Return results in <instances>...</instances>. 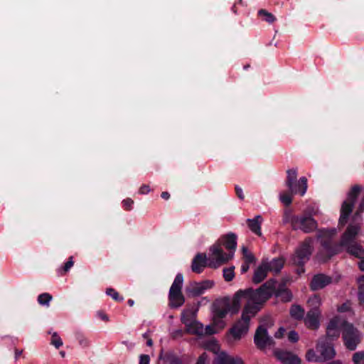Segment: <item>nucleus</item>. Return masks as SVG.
Listing matches in <instances>:
<instances>
[{
	"mask_svg": "<svg viewBox=\"0 0 364 364\" xmlns=\"http://www.w3.org/2000/svg\"><path fill=\"white\" fill-rule=\"evenodd\" d=\"M272 292V288L266 284L257 290L239 291L232 299L224 298L218 300L214 305L213 314L222 317H225L228 313L235 314L239 311L242 301L248 304L252 299L254 304H264L271 296Z\"/></svg>",
	"mask_w": 364,
	"mask_h": 364,
	"instance_id": "1",
	"label": "nucleus"
},
{
	"mask_svg": "<svg viewBox=\"0 0 364 364\" xmlns=\"http://www.w3.org/2000/svg\"><path fill=\"white\" fill-rule=\"evenodd\" d=\"M360 229L359 224H350L342 235L341 246L345 247L348 252L361 259L359 262V267L362 271H364V250L359 245L353 243ZM358 282L359 284L358 299L360 303H364V276L360 277Z\"/></svg>",
	"mask_w": 364,
	"mask_h": 364,
	"instance_id": "2",
	"label": "nucleus"
},
{
	"mask_svg": "<svg viewBox=\"0 0 364 364\" xmlns=\"http://www.w3.org/2000/svg\"><path fill=\"white\" fill-rule=\"evenodd\" d=\"M263 304H254L250 299L248 304H245L242 313L241 318L238 320L226 334L227 341L230 344L238 342L248 332L250 321L255 317L261 309Z\"/></svg>",
	"mask_w": 364,
	"mask_h": 364,
	"instance_id": "3",
	"label": "nucleus"
},
{
	"mask_svg": "<svg viewBox=\"0 0 364 364\" xmlns=\"http://www.w3.org/2000/svg\"><path fill=\"white\" fill-rule=\"evenodd\" d=\"M197 311L196 309H185L181 314V321L186 326V331L190 334L201 336L203 334H214L217 331L210 330L211 326H207L205 328L194 319Z\"/></svg>",
	"mask_w": 364,
	"mask_h": 364,
	"instance_id": "4",
	"label": "nucleus"
},
{
	"mask_svg": "<svg viewBox=\"0 0 364 364\" xmlns=\"http://www.w3.org/2000/svg\"><path fill=\"white\" fill-rule=\"evenodd\" d=\"M183 284V277L181 274H178L171 286L168 294L169 306L172 308H178L185 302L181 291Z\"/></svg>",
	"mask_w": 364,
	"mask_h": 364,
	"instance_id": "5",
	"label": "nucleus"
},
{
	"mask_svg": "<svg viewBox=\"0 0 364 364\" xmlns=\"http://www.w3.org/2000/svg\"><path fill=\"white\" fill-rule=\"evenodd\" d=\"M208 267L217 268L233 258V252H225L220 243H215L210 247Z\"/></svg>",
	"mask_w": 364,
	"mask_h": 364,
	"instance_id": "6",
	"label": "nucleus"
},
{
	"mask_svg": "<svg viewBox=\"0 0 364 364\" xmlns=\"http://www.w3.org/2000/svg\"><path fill=\"white\" fill-rule=\"evenodd\" d=\"M285 221L290 223L293 228L301 229L306 232L313 231L317 227V223L313 218L295 216L289 211L285 213Z\"/></svg>",
	"mask_w": 364,
	"mask_h": 364,
	"instance_id": "7",
	"label": "nucleus"
},
{
	"mask_svg": "<svg viewBox=\"0 0 364 364\" xmlns=\"http://www.w3.org/2000/svg\"><path fill=\"white\" fill-rule=\"evenodd\" d=\"M342 336L344 345L350 350H354L357 348L362 338V333L348 322L344 323Z\"/></svg>",
	"mask_w": 364,
	"mask_h": 364,
	"instance_id": "8",
	"label": "nucleus"
},
{
	"mask_svg": "<svg viewBox=\"0 0 364 364\" xmlns=\"http://www.w3.org/2000/svg\"><path fill=\"white\" fill-rule=\"evenodd\" d=\"M265 321H267V326H271L273 324L271 318L267 317L262 321V325L257 329L255 335V343L260 349H264L273 345L272 339L267 335V329L264 327Z\"/></svg>",
	"mask_w": 364,
	"mask_h": 364,
	"instance_id": "9",
	"label": "nucleus"
},
{
	"mask_svg": "<svg viewBox=\"0 0 364 364\" xmlns=\"http://www.w3.org/2000/svg\"><path fill=\"white\" fill-rule=\"evenodd\" d=\"M360 190L358 186L353 187L349 193L347 199L343 203L341 209V216L339 224L345 225L347 222L348 215L351 213L355 198Z\"/></svg>",
	"mask_w": 364,
	"mask_h": 364,
	"instance_id": "10",
	"label": "nucleus"
},
{
	"mask_svg": "<svg viewBox=\"0 0 364 364\" xmlns=\"http://www.w3.org/2000/svg\"><path fill=\"white\" fill-rule=\"evenodd\" d=\"M313 251L312 241L306 240L296 250L295 254L292 257V262L295 265L301 266L306 262Z\"/></svg>",
	"mask_w": 364,
	"mask_h": 364,
	"instance_id": "11",
	"label": "nucleus"
},
{
	"mask_svg": "<svg viewBox=\"0 0 364 364\" xmlns=\"http://www.w3.org/2000/svg\"><path fill=\"white\" fill-rule=\"evenodd\" d=\"M344 323L348 322L338 316L331 318L326 326V338L324 339L331 341L337 339L340 336L341 331L344 328Z\"/></svg>",
	"mask_w": 364,
	"mask_h": 364,
	"instance_id": "12",
	"label": "nucleus"
},
{
	"mask_svg": "<svg viewBox=\"0 0 364 364\" xmlns=\"http://www.w3.org/2000/svg\"><path fill=\"white\" fill-rule=\"evenodd\" d=\"M316 350L319 353L320 361L324 362L333 358L336 355V351L333 346L329 343L326 339L321 338L316 343Z\"/></svg>",
	"mask_w": 364,
	"mask_h": 364,
	"instance_id": "13",
	"label": "nucleus"
},
{
	"mask_svg": "<svg viewBox=\"0 0 364 364\" xmlns=\"http://www.w3.org/2000/svg\"><path fill=\"white\" fill-rule=\"evenodd\" d=\"M213 286V282L210 280H205L201 282H191L186 289L188 296L196 297L203 294L206 290Z\"/></svg>",
	"mask_w": 364,
	"mask_h": 364,
	"instance_id": "14",
	"label": "nucleus"
},
{
	"mask_svg": "<svg viewBox=\"0 0 364 364\" xmlns=\"http://www.w3.org/2000/svg\"><path fill=\"white\" fill-rule=\"evenodd\" d=\"M321 312L319 309L313 308L310 309L304 318L305 326L311 330H316L320 326Z\"/></svg>",
	"mask_w": 364,
	"mask_h": 364,
	"instance_id": "15",
	"label": "nucleus"
},
{
	"mask_svg": "<svg viewBox=\"0 0 364 364\" xmlns=\"http://www.w3.org/2000/svg\"><path fill=\"white\" fill-rule=\"evenodd\" d=\"M274 356L285 364H300L301 360L294 354L289 351L276 349L274 351Z\"/></svg>",
	"mask_w": 364,
	"mask_h": 364,
	"instance_id": "16",
	"label": "nucleus"
},
{
	"mask_svg": "<svg viewBox=\"0 0 364 364\" xmlns=\"http://www.w3.org/2000/svg\"><path fill=\"white\" fill-rule=\"evenodd\" d=\"M332 282V279L330 277H328L323 274L315 275L311 282V288L314 291L321 289L330 284Z\"/></svg>",
	"mask_w": 364,
	"mask_h": 364,
	"instance_id": "17",
	"label": "nucleus"
},
{
	"mask_svg": "<svg viewBox=\"0 0 364 364\" xmlns=\"http://www.w3.org/2000/svg\"><path fill=\"white\" fill-rule=\"evenodd\" d=\"M218 243H220V245H224L225 247L228 250V252H235L237 247L236 235L233 233H229L226 235L221 237Z\"/></svg>",
	"mask_w": 364,
	"mask_h": 364,
	"instance_id": "18",
	"label": "nucleus"
},
{
	"mask_svg": "<svg viewBox=\"0 0 364 364\" xmlns=\"http://www.w3.org/2000/svg\"><path fill=\"white\" fill-rule=\"evenodd\" d=\"M207 265L208 266L206 255L205 254L199 253L197 254L193 259L191 269L194 272L200 273Z\"/></svg>",
	"mask_w": 364,
	"mask_h": 364,
	"instance_id": "19",
	"label": "nucleus"
},
{
	"mask_svg": "<svg viewBox=\"0 0 364 364\" xmlns=\"http://www.w3.org/2000/svg\"><path fill=\"white\" fill-rule=\"evenodd\" d=\"M268 271V261L263 260L255 271L252 277L253 282L258 284L262 282L266 278Z\"/></svg>",
	"mask_w": 364,
	"mask_h": 364,
	"instance_id": "20",
	"label": "nucleus"
},
{
	"mask_svg": "<svg viewBox=\"0 0 364 364\" xmlns=\"http://www.w3.org/2000/svg\"><path fill=\"white\" fill-rule=\"evenodd\" d=\"M217 360L218 364H244L240 357L230 355L224 352L218 355Z\"/></svg>",
	"mask_w": 364,
	"mask_h": 364,
	"instance_id": "21",
	"label": "nucleus"
},
{
	"mask_svg": "<svg viewBox=\"0 0 364 364\" xmlns=\"http://www.w3.org/2000/svg\"><path fill=\"white\" fill-rule=\"evenodd\" d=\"M263 219L261 215H257L253 219H248L247 220L250 229L256 235L261 236V224Z\"/></svg>",
	"mask_w": 364,
	"mask_h": 364,
	"instance_id": "22",
	"label": "nucleus"
},
{
	"mask_svg": "<svg viewBox=\"0 0 364 364\" xmlns=\"http://www.w3.org/2000/svg\"><path fill=\"white\" fill-rule=\"evenodd\" d=\"M294 187L295 190L289 189V191L294 194L299 193L301 196H304L307 190V179L306 177H301L299 181H295Z\"/></svg>",
	"mask_w": 364,
	"mask_h": 364,
	"instance_id": "23",
	"label": "nucleus"
},
{
	"mask_svg": "<svg viewBox=\"0 0 364 364\" xmlns=\"http://www.w3.org/2000/svg\"><path fill=\"white\" fill-rule=\"evenodd\" d=\"M284 260L282 257H278L268 262V270L278 273L284 267Z\"/></svg>",
	"mask_w": 364,
	"mask_h": 364,
	"instance_id": "24",
	"label": "nucleus"
},
{
	"mask_svg": "<svg viewBox=\"0 0 364 364\" xmlns=\"http://www.w3.org/2000/svg\"><path fill=\"white\" fill-rule=\"evenodd\" d=\"M287 181L286 184L289 189L295 190L294 183L297 178V170L295 168L288 169L287 171Z\"/></svg>",
	"mask_w": 364,
	"mask_h": 364,
	"instance_id": "25",
	"label": "nucleus"
},
{
	"mask_svg": "<svg viewBox=\"0 0 364 364\" xmlns=\"http://www.w3.org/2000/svg\"><path fill=\"white\" fill-rule=\"evenodd\" d=\"M224 318L225 317L218 316L216 314H213V325L210 326L212 327L210 330L217 331L218 333L219 331L224 328L226 325L223 320Z\"/></svg>",
	"mask_w": 364,
	"mask_h": 364,
	"instance_id": "26",
	"label": "nucleus"
},
{
	"mask_svg": "<svg viewBox=\"0 0 364 364\" xmlns=\"http://www.w3.org/2000/svg\"><path fill=\"white\" fill-rule=\"evenodd\" d=\"M336 235V230L335 228L322 230L319 231L318 237L322 239L325 243L326 240L331 238Z\"/></svg>",
	"mask_w": 364,
	"mask_h": 364,
	"instance_id": "27",
	"label": "nucleus"
},
{
	"mask_svg": "<svg viewBox=\"0 0 364 364\" xmlns=\"http://www.w3.org/2000/svg\"><path fill=\"white\" fill-rule=\"evenodd\" d=\"M332 254H330V250L328 246L323 245V249L321 252L317 255V259L319 262H324L331 258Z\"/></svg>",
	"mask_w": 364,
	"mask_h": 364,
	"instance_id": "28",
	"label": "nucleus"
},
{
	"mask_svg": "<svg viewBox=\"0 0 364 364\" xmlns=\"http://www.w3.org/2000/svg\"><path fill=\"white\" fill-rule=\"evenodd\" d=\"M306 359L309 362L321 363L319 358V353L317 350L310 348L306 353Z\"/></svg>",
	"mask_w": 364,
	"mask_h": 364,
	"instance_id": "29",
	"label": "nucleus"
},
{
	"mask_svg": "<svg viewBox=\"0 0 364 364\" xmlns=\"http://www.w3.org/2000/svg\"><path fill=\"white\" fill-rule=\"evenodd\" d=\"M290 314L294 318L301 319L304 317V311L301 306L295 305L291 306Z\"/></svg>",
	"mask_w": 364,
	"mask_h": 364,
	"instance_id": "30",
	"label": "nucleus"
},
{
	"mask_svg": "<svg viewBox=\"0 0 364 364\" xmlns=\"http://www.w3.org/2000/svg\"><path fill=\"white\" fill-rule=\"evenodd\" d=\"M52 296L48 293H43L38 296V302L40 305L49 306Z\"/></svg>",
	"mask_w": 364,
	"mask_h": 364,
	"instance_id": "31",
	"label": "nucleus"
},
{
	"mask_svg": "<svg viewBox=\"0 0 364 364\" xmlns=\"http://www.w3.org/2000/svg\"><path fill=\"white\" fill-rule=\"evenodd\" d=\"M352 360L354 364H364V350L353 353Z\"/></svg>",
	"mask_w": 364,
	"mask_h": 364,
	"instance_id": "32",
	"label": "nucleus"
},
{
	"mask_svg": "<svg viewBox=\"0 0 364 364\" xmlns=\"http://www.w3.org/2000/svg\"><path fill=\"white\" fill-rule=\"evenodd\" d=\"M293 194L294 193H291L290 191L288 193H282L279 196L281 201L286 205H290L292 201Z\"/></svg>",
	"mask_w": 364,
	"mask_h": 364,
	"instance_id": "33",
	"label": "nucleus"
},
{
	"mask_svg": "<svg viewBox=\"0 0 364 364\" xmlns=\"http://www.w3.org/2000/svg\"><path fill=\"white\" fill-rule=\"evenodd\" d=\"M258 14L267 22L272 23L275 20V18L274 17V16L272 14L268 13L265 10L262 9V10L259 11Z\"/></svg>",
	"mask_w": 364,
	"mask_h": 364,
	"instance_id": "34",
	"label": "nucleus"
},
{
	"mask_svg": "<svg viewBox=\"0 0 364 364\" xmlns=\"http://www.w3.org/2000/svg\"><path fill=\"white\" fill-rule=\"evenodd\" d=\"M242 252L246 263H252L255 261L254 255L247 250L246 247H242Z\"/></svg>",
	"mask_w": 364,
	"mask_h": 364,
	"instance_id": "35",
	"label": "nucleus"
},
{
	"mask_svg": "<svg viewBox=\"0 0 364 364\" xmlns=\"http://www.w3.org/2000/svg\"><path fill=\"white\" fill-rule=\"evenodd\" d=\"M76 338L82 347L87 348L90 346L89 340L82 333H76Z\"/></svg>",
	"mask_w": 364,
	"mask_h": 364,
	"instance_id": "36",
	"label": "nucleus"
},
{
	"mask_svg": "<svg viewBox=\"0 0 364 364\" xmlns=\"http://www.w3.org/2000/svg\"><path fill=\"white\" fill-rule=\"evenodd\" d=\"M308 303L312 307L311 309H318V307L321 305L322 302L321 298L318 296L314 295L312 297L309 298V299L308 300Z\"/></svg>",
	"mask_w": 364,
	"mask_h": 364,
	"instance_id": "37",
	"label": "nucleus"
},
{
	"mask_svg": "<svg viewBox=\"0 0 364 364\" xmlns=\"http://www.w3.org/2000/svg\"><path fill=\"white\" fill-rule=\"evenodd\" d=\"M223 277L227 282L232 280L235 277L234 267L224 269Z\"/></svg>",
	"mask_w": 364,
	"mask_h": 364,
	"instance_id": "38",
	"label": "nucleus"
},
{
	"mask_svg": "<svg viewBox=\"0 0 364 364\" xmlns=\"http://www.w3.org/2000/svg\"><path fill=\"white\" fill-rule=\"evenodd\" d=\"M205 348L213 352L214 353H218L220 350L219 344L215 340L210 341L205 346Z\"/></svg>",
	"mask_w": 364,
	"mask_h": 364,
	"instance_id": "39",
	"label": "nucleus"
},
{
	"mask_svg": "<svg viewBox=\"0 0 364 364\" xmlns=\"http://www.w3.org/2000/svg\"><path fill=\"white\" fill-rule=\"evenodd\" d=\"M106 294L117 301H120L123 300V298L119 296L118 292L112 288L107 289Z\"/></svg>",
	"mask_w": 364,
	"mask_h": 364,
	"instance_id": "40",
	"label": "nucleus"
},
{
	"mask_svg": "<svg viewBox=\"0 0 364 364\" xmlns=\"http://www.w3.org/2000/svg\"><path fill=\"white\" fill-rule=\"evenodd\" d=\"M51 344L56 348H59L63 346V341L57 333H53L51 338Z\"/></svg>",
	"mask_w": 364,
	"mask_h": 364,
	"instance_id": "41",
	"label": "nucleus"
},
{
	"mask_svg": "<svg viewBox=\"0 0 364 364\" xmlns=\"http://www.w3.org/2000/svg\"><path fill=\"white\" fill-rule=\"evenodd\" d=\"M288 338L291 342H296L299 340V336L296 332L292 331L289 333Z\"/></svg>",
	"mask_w": 364,
	"mask_h": 364,
	"instance_id": "42",
	"label": "nucleus"
},
{
	"mask_svg": "<svg viewBox=\"0 0 364 364\" xmlns=\"http://www.w3.org/2000/svg\"><path fill=\"white\" fill-rule=\"evenodd\" d=\"M73 257H70L68 261L65 264L63 271L64 272H68L73 266Z\"/></svg>",
	"mask_w": 364,
	"mask_h": 364,
	"instance_id": "43",
	"label": "nucleus"
},
{
	"mask_svg": "<svg viewBox=\"0 0 364 364\" xmlns=\"http://www.w3.org/2000/svg\"><path fill=\"white\" fill-rule=\"evenodd\" d=\"M122 203H123V206L124 207V208L128 210L133 205L134 200L128 198V199L124 200Z\"/></svg>",
	"mask_w": 364,
	"mask_h": 364,
	"instance_id": "44",
	"label": "nucleus"
},
{
	"mask_svg": "<svg viewBox=\"0 0 364 364\" xmlns=\"http://www.w3.org/2000/svg\"><path fill=\"white\" fill-rule=\"evenodd\" d=\"M350 309V304L348 303H345L342 304L341 306L338 307V311L340 312H345L348 311Z\"/></svg>",
	"mask_w": 364,
	"mask_h": 364,
	"instance_id": "45",
	"label": "nucleus"
},
{
	"mask_svg": "<svg viewBox=\"0 0 364 364\" xmlns=\"http://www.w3.org/2000/svg\"><path fill=\"white\" fill-rule=\"evenodd\" d=\"M97 316H98V318H100L101 320H102L104 321L107 322L109 321L108 316L105 312H103L102 311H97Z\"/></svg>",
	"mask_w": 364,
	"mask_h": 364,
	"instance_id": "46",
	"label": "nucleus"
},
{
	"mask_svg": "<svg viewBox=\"0 0 364 364\" xmlns=\"http://www.w3.org/2000/svg\"><path fill=\"white\" fill-rule=\"evenodd\" d=\"M235 191H236L237 196H238V198L240 199H242V200L244 199L245 196L243 194L242 189L240 186H235Z\"/></svg>",
	"mask_w": 364,
	"mask_h": 364,
	"instance_id": "47",
	"label": "nucleus"
},
{
	"mask_svg": "<svg viewBox=\"0 0 364 364\" xmlns=\"http://www.w3.org/2000/svg\"><path fill=\"white\" fill-rule=\"evenodd\" d=\"M285 330L284 328L281 327L278 329V331L275 333L274 336L277 338H281L283 337L284 334Z\"/></svg>",
	"mask_w": 364,
	"mask_h": 364,
	"instance_id": "48",
	"label": "nucleus"
},
{
	"mask_svg": "<svg viewBox=\"0 0 364 364\" xmlns=\"http://www.w3.org/2000/svg\"><path fill=\"white\" fill-rule=\"evenodd\" d=\"M208 358V356L205 353L202 354L197 362V364H205Z\"/></svg>",
	"mask_w": 364,
	"mask_h": 364,
	"instance_id": "49",
	"label": "nucleus"
},
{
	"mask_svg": "<svg viewBox=\"0 0 364 364\" xmlns=\"http://www.w3.org/2000/svg\"><path fill=\"white\" fill-rule=\"evenodd\" d=\"M149 358L148 355H142L140 357V364H149Z\"/></svg>",
	"mask_w": 364,
	"mask_h": 364,
	"instance_id": "50",
	"label": "nucleus"
},
{
	"mask_svg": "<svg viewBox=\"0 0 364 364\" xmlns=\"http://www.w3.org/2000/svg\"><path fill=\"white\" fill-rule=\"evenodd\" d=\"M282 296H284L283 299L285 301H289L291 300V294L289 293V292H284L282 294Z\"/></svg>",
	"mask_w": 364,
	"mask_h": 364,
	"instance_id": "51",
	"label": "nucleus"
},
{
	"mask_svg": "<svg viewBox=\"0 0 364 364\" xmlns=\"http://www.w3.org/2000/svg\"><path fill=\"white\" fill-rule=\"evenodd\" d=\"M149 187L148 186H142L141 188H140V192L141 193H147L149 192Z\"/></svg>",
	"mask_w": 364,
	"mask_h": 364,
	"instance_id": "52",
	"label": "nucleus"
},
{
	"mask_svg": "<svg viewBox=\"0 0 364 364\" xmlns=\"http://www.w3.org/2000/svg\"><path fill=\"white\" fill-rule=\"evenodd\" d=\"M23 350L15 349V360H17L18 358L22 355Z\"/></svg>",
	"mask_w": 364,
	"mask_h": 364,
	"instance_id": "53",
	"label": "nucleus"
},
{
	"mask_svg": "<svg viewBox=\"0 0 364 364\" xmlns=\"http://www.w3.org/2000/svg\"><path fill=\"white\" fill-rule=\"evenodd\" d=\"M250 263H246L245 264H243L241 267V269H242V272H246L248 269H249V264Z\"/></svg>",
	"mask_w": 364,
	"mask_h": 364,
	"instance_id": "54",
	"label": "nucleus"
},
{
	"mask_svg": "<svg viewBox=\"0 0 364 364\" xmlns=\"http://www.w3.org/2000/svg\"><path fill=\"white\" fill-rule=\"evenodd\" d=\"M143 337L146 339V344H147V346H152V340H151V338H148L146 334H144L143 336Z\"/></svg>",
	"mask_w": 364,
	"mask_h": 364,
	"instance_id": "55",
	"label": "nucleus"
},
{
	"mask_svg": "<svg viewBox=\"0 0 364 364\" xmlns=\"http://www.w3.org/2000/svg\"><path fill=\"white\" fill-rule=\"evenodd\" d=\"M161 198L168 200L170 198V194L168 192H163L161 193Z\"/></svg>",
	"mask_w": 364,
	"mask_h": 364,
	"instance_id": "56",
	"label": "nucleus"
},
{
	"mask_svg": "<svg viewBox=\"0 0 364 364\" xmlns=\"http://www.w3.org/2000/svg\"><path fill=\"white\" fill-rule=\"evenodd\" d=\"M364 210V196L362 201L360 203L359 205V210L363 211Z\"/></svg>",
	"mask_w": 364,
	"mask_h": 364,
	"instance_id": "57",
	"label": "nucleus"
},
{
	"mask_svg": "<svg viewBox=\"0 0 364 364\" xmlns=\"http://www.w3.org/2000/svg\"><path fill=\"white\" fill-rule=\"evenodd\" d=\"M182 334H183L182 331H176V332L175 333L174 336H178H178H182Z\"/></svg>",
	"mask_w": 364,
	"mask_h": 364,
	"instance_id": "58",
	"label": "nucleus"
},
{
	"mask_svg": "<svg viewBox=\"0 0 364 364\" xmlns=\"http://www.w3.org/2000/svg\"><path fill=\"white\" fill-rule=\"evenodd\" d=\"M128 304H129V306H132L134 304V300L130 299L128 301Z\"/></svg>",
	"mask_w": 364,
	"mask_h": 364,
	"instance_id": "59",
	"label": "nucleus"
},
{
	"mask_svg": "<svg viewBox=\"0 0 364 364\" xmlns=\"http://www.w3.org/2000/svg\"><path fill=\"white\" fill-rule=\"evenodd\" d=\"M304 269L302 267H299L298 269H297V272L299 274H301V273H303L304 272Z\"/></svg>",
	"mask_w": 364,
	"mask_h": 364,
	"instance_id": "60",
	"label": "nucleus"
},
{
	"mask_svg": "<svg viewBox=\"0 0 364 364\" xmlns=\"http://www.w3.org/2000/svg\"><path fill=\"white\" fill-rule=\"evenodd\" d=\"M337 252H339V250H337V251H335L334 252L331 253V254H332V255H333V254H336Z\"/></svg>",
	"mask_w": 364,
	"mask_h": 364,
	"instance_id": "61",
	"label": "nucleus"
},
{
	"mask_svg": "<svg viewBox=\"0 0 364 364\" xmlns=\"http://www.w3.org/2000/svg\"><path fill=\"white\" fill-rule=\"evenodd\" d=\"M123 344L128 345V342H127V341H124V342H123Z\"/></svg>",
	"mask_w": 364,
	"mask_h": 364,
	"instance_id": "62",
	"label": "nucleus"
},
{
	"mask_svg": "<svg viewBox=\"0 0 364 364\" xmlns=\"http://www.w3.org/2000/svg\"><path fill=\"white\" fill-rule=\"evenodd\" d=\"M358 215V213H355V218Z\"/></svg>",
	"mask_w": 364,
	"mask_h": 364,
	"instance_id": "63",
	"label": "nucleus"
}]
</instances>
